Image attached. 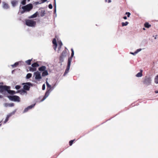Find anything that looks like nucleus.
<instances>
[{"label": "nucleus", "instance_id": "obj_1", "mask_svg": "<svg viewBox=\"0 0 158 158\" xmlns=\"http://www.w3.org/2000/svg\"><path fill=\"white\" fill-rule=\"evenodd\" d=\"M71 51H72L71 56L70 57H69L68 58V65L65 72L64 74V76L65 75V74H67L69 71L70 68L71 62L72 60V58L73 56L74 55V51L73 48L71 49Z\"/></svg>", "mask_w": 158, "mask_h": 158}, {"label": "nucleus", "instance_id": "obj_2", "mask_svg": "<svg viewBox=\"0 0 158 158\" xmlns=\"http://www.w3.org/2000/svg\"><path fill=\"white\" fill-rule=\"evenodd\" d=\"M47 91L45 93V95L43 97V98L41 100V102L43 101L46 98H47L49 95L50 93L51 92V91L53 90L54 87H52L49 84L47 86Z\"/></svg>", "mask_w": 158, "mask_h": 158}, {"label": "nucleus", "instance_id": "obj_3", "mask_svg": "<svg viewBox=\"0 0 158 158\" xmlns=\"http://www.w3.org/2000/svg\"><path fill=\"white\" fill-rule=\"evenodd\" d=\"M10 87L6 85H0V93L4 94L6 91H7L8 89H10Z\"/></svg>", "mask_w": 158, "mask_h": 158}, {"label": "nucleus", "instance_id": "obj_4", "mask_svg": "<svg viewBox=\"0 0 158 158\" xmlns=\"http://www.w3.org/2000/svg\"><path fill=\"white\" fill-rule=\"evenodd\" d=\"M7 97L12 101L19 102L20 101V98L18 96L16 95L8 96Z\"/></svg>", "mask_w": 158, "mask_h": 158}, {"label": "nucleus", "instance_id": "obj_5", "mask_svg": "<svg viewBox=\"0 0 158 158\" xmlns=\"http://www.w3.org/2000/svg\"><path fill=\"white\" fill-rule=\"evenodd\" d=\"M32 8L33 6L31 4H28L22 7V8L25 10L26 12L29 11L32 9Z\"/></svg>", "mask_w": 158, "mask_h": 158}, {"label": "nucleus", "instance_id": "obj_6", "mask_svg": "<svg viewBox=\"0 0 158 158\" xmlns=\"http://www.w3.org/2000/svg\"><path fill=\"white\" fill-rule=\"evenodd\" d=\"M35 24V22L31 20L28 19L26 21V24L29 27L34 26Z\"/></svg>", "mask_w": 158, "mask_h": 158}, {"label": "nucleus", "instance_id": "obj_7", "mask_svg": "<svg viewBox=\"0 0 158 158\" xmlns=\"http://www.w3.org/2000/svg\"><path fill=\"white\" fill-rule=\"evenodd\" d=\"M24 85L23 86V89L26 90H29L31 86H32V84L30 82L24 83L22 84Z\"/></svg>", "mask_w": 158, "mask_h": 158}, {"label": "nucleus", "instance_id": "obj_8", "mask_svg": "<svg viewBox=\"0 0 158 158\" xmlns=\"http://www.w3.org/2000/svg\"><path fill=\"white\" fill-rule=\"evenodd\" d=\"M151 78L146 76L143 81V84L148 85L151 84Z\"/></svg>", "mask_w": 158, "mask_h": 158}, {"label": "nucleus", "instance_id": "obj_9", "mask_svg": "<svg viewBox=\"0 0 158 158\" xmlns=\"http://www.w3.org/2000/svg\"><path fill=\"white\" fill-rule=\"evenodd\" d=\"M34 75H35V78L37 80L40 79L42 78L41 76L40 73L39 71H37L34 72Z\"/></svg>", "mask_w": 158, "mask_h": 158}, {"label": "nucleus", "instance_id": "obj_10", "mask_svg": "<svg viewBox=\"0 0 158 158\" xmlns=\"http://www.w3.org/2000/svg\"><path fill=\"white\" fill-rule=\"evenodd\" d=\"M35 104H33V105H32L31 106H29L27 108H25L24 109V110L23 111V113H25L27 112L29 109H31L32 108L34 107V106H35Z\"/></svg>", "mask_w": 158, "mask_h": 158}, {"label": "nucleus", "instance_id": "obj_11", "mask_svg": "<svg viewBox=\"0 0 158 158\" xmlns=\"http://www.w3.org/2000/svg\"><path fill=\"white\" fill-rule=\"evenodd\" d=\"M46 69V67L45 66H42L39 67L38 69L39 71H44Z\"/></svg>", "mask_w": 158, "mask_h": 158}, {"label": "nucleus", "instance_id": "obj_12", "mask_svg": "<svg viewBox=\"0 0 158 158\" xmlns=\"http://www.w3.org/2000/svg\"><path fill=\"white\" fill-rule=\"evenodd\" d=\"M18 1L16 0H13L11 2V4L13 7H15L18 4Z\"/></svg>", "mask_w": 158, "mask_h": 158}, {"label": "nucleus", "instance_id": "obj_13", "mask_svg": "<svg viewBox=\"0 0 158 158\" xmlns=\"http://www.w3.org/2000/svg\"><path fill=\"white\" fill-rule=\"evenodd\" d=\"M14 104L13 103H5L4 104V106L6 107H7L8 106L12 107L14 106Z\"/></svg>", "mask_w": 158, "mask_h": 158}, {"label": "nucleus", "instance_id": "obj_14", "mask_svg": "<svg viewBox=\"0 0 158 158\" xmlns=\"http://www.w3.org/2000/svg\"><path fill=\"white\" fill-rule=\"evenodd\" d=\"M3 7L4 9H7L9 8V7L7 4L3 2Z\"/></svg>", "mask_w": 158, "mask_h": 158}, {"label": "nucleus", "instance_id": "obj_15", "mask_svg": "<svg viewBox=\"0 0 158 158\" xmlns=\"http://www.w3.org/2000/svg\"><path fill=\"white\" fill-rule=\"evenodd\" d=\"M48 71L46 70L43 71L42 73V77H45L48 75Z\"/></svg>", "mask_w": 158, "mask_h": 158}, {"label": "nucleus", "instance_id": "obj_16", "mask_svg": "<svg viewBox=\"0 0 158 158\" xmlns=\"http://www.w3.org/2000/svg\"><path fill=\"white\" fill-rule=\"evenodd\" d=\"M7 92L10 94H14L16 93L15 92V91L14 90H9V89H8V90H7Z\"/></svg>", "mask_w": 158, "mask_h": 158}, {"label": "nucleus", "instance_id": "obj_17", "mask_svg": "<svg viewBox=\"0 0 158 158\" xmlns=\"http://www.w3.org/2000/svg\"><path fill=\"white\" fill-rule=\"evenodd\" d=\"M66 55H67V51L65 49L63 51V52L60 56L65 57L66 56Z\"/></svg>", "mask_w": 158, "mask_h": 158}, {"label": "nucleus", "instance_id": "obj_18", "mask_svg": "<svg viewBox=\"0 0 158 158\" xmlns=\"http://www.w3.org/2000/svg\"><path fill=\"white\" fill-rule=\"evenodd\" d=\"M143 72V70H140V72L138 73L136 75V77H141L142 76V73Z\"/></svg>", "mask_w": 158, "mask_h": 158}, {"label": "nucleus", "instance_id": "obj_19", "mask_svg": "<svg viewBox=\"0 0 158 158\" xmlns=\"http://www.w3.org/2000/svg\"><path fill=\"white\" fill-rule=\"evenodd\" d=\"M144 26L147 28H149L151 27V25L148 22H146L144 24Z\"/></svg>", "mask_w": 158, "mask_h": 158}, {"label": "nucleus", "instance_id": "obj_20", "mask_svg": "<svg viewBox=\"0 0 158 158\" xmlns=\"http://www.w3.org/2000/svg\"><path fill=\"white\" fill-rule=\"evenodd\" d=\"M31 66L32 67L35 68L36 67L39 66V64L36 63H34L31 64Z\"/></svg>", "mask_w": 158, "mask_h": 158}, {"label": "nucleus", "instance_id": "obj_21", "mask_svg": "<svg viewBox=\"0 0 158 158\" xmlns=\"http://www.w3.org/2000/svg\"><path fill=\"white\" fill-rule=\"evenodd\" d=\"M37 12H36L35 14L31 15L30 17H29V18H35L37 16Z\"/></svg>", "mask_w": 158, "mask_h": 158}, {"label": "nucleus", "instance_id": "obj_22", "mask_svg": "<svg viewBox=\"0 0 158 158\" xmlns=\"http://www.w3.org/2000/svg\"><path fill=\"white\" fill-rule=\"evenodd\" d=\"M26 90H25L24 89L20 90H19L18 91V92H21V94H27V92L25 91Z\"/></svg>", "mask_w": 158, "mask_h": 158}, {"label": "nucleus", "instance_id": "obj_23", "mask_svg": "<svg viewBox=\"0 0 158 158\" xmlns=\"http://www.w3.org/2000/svg\"><path fill=\"white\" fill-rule=\"evenodd\" d=\"M32 76V74L30 73H28L27 74L26 76V78L27 79H28L31 78Z\"/></svg>", "mask_w": 158, "mask_h": 158}, {"label": "nucleus", "instance_id": "obj_24", "mask_svg": "<svg viewBox=\"0 0 158 158\" xmlns=\"http://www.w3.org/2000/svg\"><path fill=\"white\" fill-rule=\"evenodd\" d=\"M29 70L30 71L34 72L36 70V68H32L31 67H29Z\"/></svg>", "mask_w": 158, "mask_h": 158}, {"label": "nucleus", "instance_id": "obj_25", "mask_svg": "<svg viewBox=\"0 0 158 158\" xmlns=\"http://www.w3.org/2000/svg\"><path fill=\"white\" fill-rule=\"evenodd\" d=\"M52 43L55 46H57L56 43V40L55 38H54L52 40Z\"/></svg>", "mask_w": 158, "mask_h": 158}, {"label": "nucleus", "instance_id": "obj_26", "mask_svg": "<svg viewBox=\"0 0 158 158\" xmlns=\"http://www.w3.org/2000/svg\"><path fill=\"white\" fill-rule=\"evenodd\" d=\"M155 82L156 84H158V75L156 76L154 79Z\"/></svg>", "mask_w": 158, "mask_h": 158}, {"label": "nucleus", "instance_id": "obj_27", "mask_svg": "<svg viewBox=\"0 0 158 158\" xmlns=\"http://www.w3.org/2000/svg\"><path fill=\"white\" fill-rule=\"evenodd\" d=\"M19 64V63L18 62H15L14 64L11 65V66L12 67H16Z\"/></svg>", "mask_w": 158, "mask_h": 158}, {"label": "nucleus", "instance_id": "obj_28", "mask_svg": "<svg viewBox=\"0 0 158 158\" xmlns=\"http://www.w3.org/2000/svg\"><path fill=\"white\" fill-rule=\"evenodd\" d=\"M64 58V57L63 56H60V62H62L63 61Z\"/></svg>", "mask_w": 158, "mask_h": 158}, {"label": "nucleus", "instance_id": "obj_29", "mask_svg": "<svg viewBox=\"0 0 158 158\" xmlns=\"http://www.w3.org/2000/svg\"><path fill=\"white\" fill-rule=\"evenodd\" d=\"M128 24V23L127 22H126L125 23L123 22L122 23V26L123 27L126 26Z\"/></svg>", "mask_w": 158, "mask_h": 158}, {"label": "nucleus", "instance_id": "obj_30", "mask_svg": "<svg viewBox=\"0 0 158 158\" xmlns=\"http://www.w3.org/2000/svg\"><path fill=\"white\" fill-rule=\"evenodd\" d=\"M32 59L28 60L26 61V63H27L28 65H30L31 64V61Z\"/></svg>", "mask_w": 158, "mask_h": 158}, {"label": "nucleus", "instance_id": "obj_31", "mask_svg": "<svg viewBox=\"0 0 158 158\" xmlns=\"http://www.w3.org/2000/svg\"><path fill=\"white\" fill-rule=\"evenodd\" d=\"M54 12L55 13H56V0H54Z\"/></svg>", "mask_w": 158, "mask_h": 158}, {"label": "nucleus", "instance_id": "obj_32", "mask_svg": "<svg viewBox=\"0 0 158 158\" xmlns=\"http://www.w3.org/2000/svg\"><path fill=\"white\" fill-rule=\"evenodd\" d=\"M45 14V13L44 10V11L42 10L41 12L40 16L41 17H43V16H44V15Z\"/></svg>", "mask_w": 158, "mask_h": 158}, {"label": "nucleus", "instance_id": "obj_33", "mask_svg": "<svg viewBox=\"0 0 158 158\" xmlns=\"http://www.w3.org/2000/svg\"><path fill=\"white\" fill-rule=\"evenodd\" d=\"M26 0H23L21 2V3L23 5H25L26 4Z\"/></svg>", "mask_w": 158, "mask_h": 158}, {"label": "nucleus", "instance_id": "obj_34", "mask_svg": "<svg viewBox=\"0 0 158 158\" xmlns=\"http://www.w3.org/2000/svg\"><path fill=\"white\" fill-rule=\"evenodd\" d=\"M74 140H71L69 141V145L70 146H71L72 145L73 143V141H74Z\"/></svg>", "mask_w": 158, "mask_h": 158}, {"label": "nucleus", "instance_id": "obj_35", "mask_svg": "<svg viewBox=\"0 0 158 158\" xmlns=\"http://www.w3.org/2000/svg\"><path fill=\"white\" fill-rule=\"evenodd\" d=\"M21 87L19 85H17L15 86V88L16 89H19Z\"/></svg>", "mask_w": 158, "mask_h": 158}, {"label": "nucleus", "instance_id": "obj_36", "mask_svg": "<svg viewBox=\"0 0 158 158\" xmlns=\"http://www.w3.org/2000/svg\"><path fill=\"white\" fill-rule=\"evenodd\" d=\"M9 118L8 117H7L6 116V117L4 122V123H6L7 121H8V119H9Z\"/></svg>", "mask_w": 158, "mask_h": 158}, {"label": "nucleus", "instance_id": "obj_37", "mask_svg": "<svg viewBox=\"0 0 158 158\" xmlns=\"http://www.w3.org/2000/svg\"><path fill=\"white\" fill-rule=\"evenodd\" d=\"M141 50V48L138 49L135 52V53H137L138 52H139Z\"/></svg>", "mask_w": 158, "mask_h": 158}, {"label": "nucleus", "instance_id": "obj_38", "mask_svg": "<svg viewBox=\"0 0 158 158\" xmlns=\"http://www.w3.org/2000/svg\"><path fill=\"white\" fill-rule=\"evenodd\" d=\"M45 89V84H44L42 87V89L43 90H44Z\"/></svg>", "mask_w": 158, "mask_h": 158}, {"label": "nucleus", "instance_id": "obj_39", "mask_svg": "<svg viewBox=\"0 0 158 158\" xmlns=\"http://www.w3.org/2000/svg\"><path fill=\"white\" fill-rule=\"evenodd\" d=\"M48 7L49 9H52V4H50L48 5Z\"/></svg>", "mask_w": 158, "mask_h": 158}, {"label": "nucleus", "instance_id": "obj_40", "mask_svg": "<svg viewBox=\"0 0 158 158\" xmlns=\"http://www.w3.org/2000/svg\"><path fill=\"white\" fill-rule=\"evenodd\" d=\"M126 15H127V17H129L130 16V15H131V14L129 12H126V14H125Z\"/></svg>", "mask_w": 158, "mask_h": 158}, {"label": "nucleus", "instance_id": "obj_41", "mask_svg": "<svg viewBox=\"0 0 158 158\" xmlns=\"http://www.w3.org/2000/svg\"><path fill=\"white\" fill-rule=\"evenodd\" d=\"M62 45V43L61 41H60L59 43V46H61Z\"/></svg>", "mask_w": 158, "mask_h": 158}, {"label": "nucleus", "instance_id": "obj_42", "mask_svg": "<svg viewBox=\"0 0 158 158\" xmlns=\"http://www.w3.org/2000/svg\"><path fill=\"white\" fill-rule=\"evenodd\" d=\"M12 114H11V113L9 114H8L7 115V117H8L9 118L11 116H12Z\"/></svg>", "mask_w": 158, "mask_h": 158}, {"label": "nucleus", "instance_id": "obj_43", "mask_svg": "<svg viewBox=\"0 0 158 158\" xmlns=\"http://www.w3.org/2000/svg\"><path fill=\"white\" fill-rule=\"evenodd\" d=\"M47 80H48V78H47L46 79V83L47 86L49 84L48 83L47 81Z\"/></svg>", "mask_w": 158, "mask_h": 158}, {"label": "nucleus", "instance_id": "obj_44", "mask_svg": "<svg viewBox=\"0 0 158 158\" xmlns=\"http://www.w3.org/2000/svg\"><path fill=\"white\" fill-rule=\"evenodd\" d=\"M25 12H26V11L25 10H23L21 11V13L22 14H23Z\"/></svg>", "mask_w": 158, "mask_h": 158}, {"label": "nucleus", "instance_id": "obj_45", "mask_svg": "<svg viewBox=\"0 0 158 158\" xmlns=\"http://www.w3.org/2000/svg\"><path fill=\"white\" fill-rule=\"evenodd\" d=\"M47 0H41L42 3H44L45 2H46Z\"/></svg>", "mask_w": 158, "mask_h": 158}, {"label": "nucleus", "instance_id": "obj_46", "mask_svg": "<svg viewBox=\"0 0 158 158\" xmlns=\"http://www.w3.org/2000/svg\"><path fill=\"white\" fill-rule=\"evenodd\" d=\"M16 112V110H15L14 111H13L11 113V114H12V115H13Z\"/></svg>", "mask_w": 158, "mask_h": 158}, {"label": "nucleus", "instance_id": "obj_47", "mask_svg": "<svg viewBox=\"0 0 158 158\" xmlns=\"http://www.w3.org/2000/svg\"><path fill=\"white\" fill-rule=\"evenodd\" d=\"M61 47V46H59L58 48L59 50H60V49Z\"/></svg>", "mask_w": 158, "mask_h": 158}, {"label": "nucleus", "instance_id": "obj_48", "mask_svg": "<svg viewBox=\"0 0 158 158\" xmlns=\"http://www.w3.org/2000/svg\"><path fill=\"white\" fill-rule=\"evenodd\" d=\"M123 18L124 19H127V17L126 16H125L123 17Z\"/></svg>", "mask_w": 158, "mask_h": 158}, {"label": "nucleus", "instance_id": "obj_49", "mask_svg": "<svg viewBox=\"0 0 158 158\" xmlns=\"http://www.w3.org/2000/svg\"><path fill=\"white\" fill-rule=\"evenodd\" d=\"M57 47V46H55V47L54 48V49L55 50H56Z\"/></svg>", "mask_w": 158, "mask_h": 158}, {"label": "nucleus", "instance_id": "obj_50", "mask_svg": "<svg viewBox=\"0 0 158 158\" xmlns=\"http://www.w3.org/2000/svg\"><path fill=\"white\" fill-rule=\"evenodd\" d=\"M40 3L39 2H35V4L37 5L39 4H40Z\"/></svg>", "mask_w": 158, "mask_h": 158}, {"label": "nucleus", "instance_id": "obj_51", "mask_svg": "<svg viewBox=\"0 0 158 158\" xmlns=\"http://www.w3.org/2000/svg\"><path fill=\"white\" fill-rule=\"evenodd\" d=\"M155 92L156 94L158 93V90L155 91Z\"/></svg>", "mask_w": 158, "mask_h": 158}, {"label": "nucleus", "instance_id": "obj_52", "mask_svg": "<svg viewBox=\"0 0 158 158\" xmlns=\"http://www.w3.org/2000/svg\"><path fill=\"white\" fill-rule=\"evenodd\" d=\"M111 2V0H108V2L110 3Z\"/></svg>", "mask_w": 158, "mask_h": 158}, {"label": "nucleus", "instance_id": "obj_53", "mask_svg": "<svg viewBox=\"0 0 158 158\" xmlns=\"http://www.w3.org/2000/svg\"><path fill=\"white\" fill-rule=\"evenodd\" d=\"M131 53L132 54H133L134 55L135 54V52L134 53L131 52Z\"/></svg>", "mask_w": 158, "mask_h": 158}, {"label": "nucleus", "instance_id": "obj_54", "mask_svg": "<svg viewBox=\"0 0 158 158\" xmlns=\"http://www.w3.org/2000/svg\"><path fill=\"white\" fill-rule=\"evenodd\" d=\"M2 98V95H0V98Z\"/></svg>", "mask_w": 158, "mask_h": 158}, {"label": "nucleus", "instance_id": "obj_55", "mask_svg": "<svg viewBox=\"0 0 158 158\" xmlns=\"http://www.w3.org/2000/svg\"><path fill=\"white\" fill-rule=\"evenodd\" d=\"M143 30H145V29L144 28H143Z\"/></svg>", "mask_w": 158, "mask_h": 158}, {"label": "nucleus", "instance_id": "obj_56", "mask_svg": "<svg viewBox=\"0 0 158 158\" xmlns=\"http://www.w3.org/2000/svg\"><path fill=\"white\" fill-rule=\"evenodd\" d=\"M28 2H29L30 0H27Z\"/></svg>", "mask_w": 158, "mask_h": 158}, {"label": "nucleus", "instance_id": "obj_57", "mask_svg": "<svg viewBox=\"0 0 158 158\" xmlns=\"http://www.w3.org/2000/svg\"><path fill=\"white\" fill-rule=\"evenodd\" d=\"M107 0H105V2H107Z\"/></svg>", "mask_w": 158, "mask_h": 158}, {"label": "nucleus", "instance_id": "obj_58", "mask_svg": "<svg viewBox=\"0 0 158 158\" xmlns=\"http://www.w3.org/2000/svg\"><path fill=\"white\" fill-rule=\"evenodd\" d=\"M1 122H0V126H1Z\"/></svg>", "mask_w": 158, "mask_h": 158}, {"label": "nucleus", "instance_id": "obj_59", "mask_svg": "<svg viewBox=\"0 0 158 158\" xmlns=\"http://www.w3.org/2000/svg\"><path fill=\"white\" fill-rule=\"evenodd\" d=\"M65 49H67V48L65 47Z\"/></svg>", "mask_w": 158, "mask_h": 158}]
</instances>
